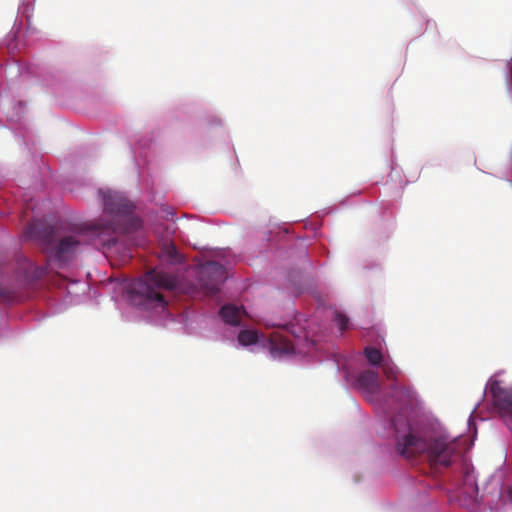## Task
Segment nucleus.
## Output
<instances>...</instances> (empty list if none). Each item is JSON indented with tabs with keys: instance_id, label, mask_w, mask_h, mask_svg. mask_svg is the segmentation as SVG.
Masks as SVG:
<instances>
[{
	"instance_id": "9b49d317",
	"label": "nucleus",
	"mask_w": 512,
	"mask_h": 512,
	"mask_svg": "<svg viewBox=\"0 0 512 512\" xmlns=\"http://www.w3.org/2000/svg\"><path fill=\"white\" fill-rule=\"evenodd\" d=\"M162 256L171 264L180 263L182 261L181 255L173 244L165 245L162 251Z\"/></svg>"
},
{
	"instance_id": "dca6fc26",
	"label": "nucleus",
	"mask_w": 512,
	"mask_h": 512,
	"mask_svg": "<svg viewBox=\"0 0 512 512\" xmlns=\"http://www.w3.org/2000/svg\"><path fill=\"white\" fill-rule=\"evenodd\" d=\"M506 494H507L508 500L510 502H512V486L507 487Z\"/></svg>"
},
{
	"instance_id": "4468645a",
	"label": "nucleus",
	"mask_w": 512,
	"mask_h": 512,
	"mask_svg": "<svg viewBox=\"0 0 512 512\" xmlns=\"http://www.w3.org/2000/svg\"><path fill=\"white\" fill-rule=\"evenodd\" d=\"M382 369L384 375L389 380H395L397 378L398 369L395 365L385 362L382 364Z\"/></svg>"
},
{
	"instance_id": "f257e3e1",
	"label": "nucleus",
	"mask_w": 512,
	"mask_h": 512,
	"mask_svg": "<svg viewBox=\"0 0 512 512\" xmlns=\"http://www.w3.org/2000/svg\"><path fill=\"white\" fill-rule=\"evenodd\" d=\"M104 214L111 220L93 223L85 229L56 239L51 229H41L40 222H33L26 228L29 237L40 239L45 252H50L59 262L68 261L84 241L91 242L103 252L110 251L117 242L119 234L130 233L141 227V220L134 214V205L121 193L111 190H100Z\"/></svg>"
},
{
	"instance_id": "0eeeda50",
	"label": "nucleus",
	"mask_w": 512,
	"mask_h": 512,
	"mask_svg": "<svg viewBox=\"0 0 512 512\" xmlns=\"http://www.w3.org/2000/svg\"><path fill=\"white\" fill-rule=\"evenodd\" d=\"M271 352L276 354H291L294 346L290 340L280 334H273L270 340Z\"/></svg>"
},
{
	"instance_id": "f8f14e48",
	"label": "nucleus",
	"mask_w": 512,
	"mask_h": 512,
	"mask_svg": "<svg viewBox=\"0 0 512 512\" xmlns=\"http://www.w3.org/2000/svg\"><path fill=\"white\" fill-rule=\"evenodd\" d=\"M368 362L372 365L378 366L383 362V355L380 350L373 347H366L364 350Z\"/></svg>"
},
{
	"instance_id": "f3484780",
	"label": "nucleus",
	"mask_w": 512,
	"mask_h": 512,
	"mask_svg": "<svg viewBox=\"0 0 512 512\" xmlns=\"http://www.w3.org/2000/svg\"><path fill=\"white\" fill-rule=\"evenodd\" d=\"M393 425H394L395 429L397 430L396 420H393Z\"/></svg>"
},
{
	"instance_id": "39448f33",
	"label": "nucleus",
	"mask_w": 512,
	"mask_h": 512,
	"mask_svg": "<svg viewBox=\"0 0 512 512\" xmlns=\"http://www.w3.org/2000/svg\"><path fill=\"white\" fill-rule=\"evenodd\" d=\"M494 406L501 412L512 416V389H504L495 381L490 386Z\"/></svg>"
},
{
	"instance_id": "20e7f679",
	"label": "nucleus",
	"mask_w": 512,
	"mask_h": 512,
	"mask_svg": "<svg viewBox=\"0 0 512 512\" xmlns=\"http://www.w3.org/2000/svg\"><path fill=\"white\" fill-rule=\"evenodd\" d=\"M197 277L207 294L215 295L226 279L225 268L217 262L209 261L198 269Z\"/></svg>"
},
{
	"instance_id": "1a4fd4ad",
	"label": "nucleus",
	"mask_w": 512,
	"mask_h": 512,
	"mask_svg": "<svg viewBox=\"0 0 512 512\" xmlns=\"http://www.w3.org/2000/svg\"><path fill=\"white\" fill-rule=\"evenodd\" d=\"M462 492L470 498L477 497L478 486L473 471H465L462 481Z\"/></svg>"
},
{
	"instance_id": "6e6552de",
	"label": "nucleus",
	"mask_w": 512,
	"mask_h": 512,
	"mask_svg": "<svg viewBox=\"0 0 512 512\" xmlns=\"http://www.w3.org/2000/svg\"><path fill=\"white\" fill-rule=\"evenodd\" d=\"M243 310L235 305L227 304L220 309V316L227 324L237 326L240 324V318Z\"/></svg>"
},
{
	"instance_id": "7ed1b4c3",
	"label": "nucleus",
	"mask_w": 512,
	"mask_h": 512,
	"mask_svg": "<svg viewBox=\"0 0 512 512\" xmlns=\"http://www.w3.org/2000/svg\"><path fill=\"white\" fill-rule=\"evenodd\" d=\"M176 286L175 278L165 272L153 269L132 283V294L142 297L147 303L165 307L167 302L163 290H172Z\"/></svg>"
},
{
	"instance_id": "2eb2a0df",
	"label": "nucleus",
	"mask_w": 512,
	"mask_h": 512,
	"mask_svg": "<svg viewBox=\"0 0 512 512\" xmlns=\"http://www.w3.org/2000/svg\"><path fill=\"white\" fill-rule=\"evenodd\" d=\"M334 321L336 322L341 331H344L348 328L349 319L342 313L335 312Z\"/></svg>"
},
{
	"instance_id": "9d476101",
	"label": "nucleus",
	"mask_w": 512,
	"mask_h": 512,
	"mask_svg": "<svg viewBox=\"0 0 512 512\" xmlns=\"http://www.w3.org/2000/svg\"><path fill=\"white\" fill-rule=\"evenodd\" d=\"M361 388L374 391L378 388V374L372 370H365L358 377Z\"/></svg>"
},
{
	"instance_id": "423d86ee",
	"label": "nucleus",
	"mask_w": 512,
	"mask_h": 512,
	"mask_svg": "<svg viewBox=\"0 0 512 512\" xmlns=\"http://www.w3.org/2000/svg\"><path fill=\"white\" fill-rule=\"evenodd\" d=\"M390 398L401 406H407L413 403L415 394L410 387L394 383L390 387Z\"/></svg>"
},
{
	"instance_id": "ddd939ff",
	"label": "nucleus",
	"mask_w": 512,
	"mask_h": 512,
	"mask_svg": "<svg viewBox=\"0 0 512 512\" xmlns=\"http://www.w3.org/2000/svg\"><path fill=\"white\" fill-rule=\"evenodd\" d=\"M258 340V334L254 330H243L238 335V341L244 346L252 345Z\"/></svg>"
},
{
	"instance_id": "f03ea898",
	"label": "nucleus",
	"mask_w": 512,
	"mask_h": 512,
	"mask_svg": "<svg viewBox=\"0 0 512 512\" xmlns=\"http://www.w3.org/2000/svg\"><path fill=\"white\" fill-rule=\"evenodd\" d=\"M397 450L407 458L425 455L431 466L448 467L454 457L460 455L457 439L448 440L443 436L417 435L411 430L398 439Z\"/></svg>"
}]
</instances>
